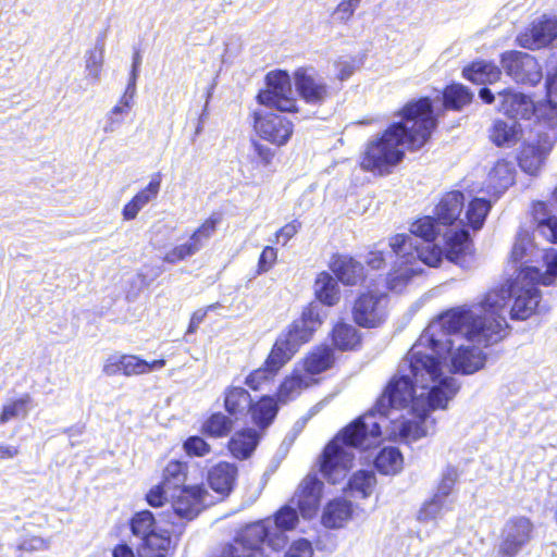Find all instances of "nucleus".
Segmentation results:
<instances>
[{"instance_id": "22", "label": "nucleus", "mask_w": 557, "mask_h": 557, "mask_svg": "<svg viewBox=\"0 0 557 557\" xmlns=\"http://www.w3.org/2000/svg\"><path fill=\"white\" fill-rule=\"evenodd\" d=\"M160 189V178L157 176L150 181L146 188L137 193L132 200L123 208L122 214L124 220H134L138 212L153 200Z\"/></svg>"}, {"instance_id": "53", "label": "nucleus", "mask_w": 557, "mask_h": 557, "mask_svg": "<svg viewBox=\"0 0 557 557\" xmlns=\"http://www.w3.org/2000/svg\"><path fill=\"white\" fill-rule=\"evenodd\" d=\"M123 355L109 356L103 364L102 372L108 376H113L122 373Z\"/></svg>"}, {"instance_id": "26", "label": "nucleus", "mask_w": 557, "mask_h": 557, "mask_svg": "<svg viewBox=\"0 0 557 557\" xmlns=\"http://www.w3.org/2000/svg\"><path fill=\"white\" fill-rule=\"evenodd\" d=\"M314 293L320 302L334 306L339 300L337 281L327 272H321L314 283Z\"/></svg>"}, {"instance_id": "3", "label": "nucleus", "mask_w": 557, "mask_h": 557, "mask_svg": "<svg viewBox=\"0 0 557 557\" xmlns=\"http://www.w3.org/2000/svg\"><path fill=\"white\" fill-rule=\"evenodd\" d=\"M323 483L315 476L308 474L299 484L288 504L276 511L273 519L247 525L235 539L233 544L223 548V557H243L240 553L247 552V557H262L261 546L268 545L273 550H280L287 544L286 532L298 524V511L305 519L312 518L319 508Z\"/></svg>"}, {"instance_id": "7", "label": "nucleus", "mask_w": 557, "mask_h": 557, "mask_svg": "<svg viewBox=\"0 0 557 557\" xmlns=\"http://www.w3.org/2000/svg\"><path fill=\"white\" fill-rule=\"evenodd\" d=\"M208 491L202 486H183L171 493L169 510L161 515V519L171 524H176V519L190 521L195 519L202 508L212 504Z\"/></svg>"}, {"instance_id": "15", "label": "nucleus", "mask_w": 557, "mask_h": 557, "mask_svg": "<svg viewBox=\"0 0 557 557\" xmlns=\"http://www.w3.org/2000/svg\"><path fill=\"white\" fill-rule=\"evenodd\" d=\"M557 38V17L543 16L518 37L520 46L535 50L547 47Z\"/></svg>"}, {"instance_id": "49", "label": "nucleus", "mask_w": 557, "mask_h": 557, "mask_svg": "<svg viewBox=\"0 0 557 557\" xmlns=\"http://www.w3.org/2000/svg\"><path fill=\"white\" fill-rule=\"evenodd\" d=\"M361 0H342L333 12L336 21L346 23L354 15Z\"/></svg>"}, {"instance_id": "9", "label": "nucleus", "mask_w": 557, "mask_h": 557, "mask_svg": "<svg viewBox=\"0 0 557 557\" xmlns=\"http://www.w3.org/2000/svg\"><path fill=\"white\" fill-rule=\"evenodd\" d=\"M267 88L258 94V101L282 112L296 111V99L290 77L286 72H270L267 75Z\"/></svg>"}, {"instance_id": "60", "label": "nucleus", "mask_w": 557, "mask_h": 557, "mask_svg": "<svg viewBox=\"0 0 557 557\" xmlns=\"http://www.w3.org/2000/svg\"><path fill=\"white\" fill-rule=\"evenodd\" d=\"M218 306H219V304L210 305L206 309H199V310L195 311L190 319V323L188 326V333H194L198 329L200 323L205 320L207 312L211 309L216 308Z\"/></svg>"}, {"instance_id": "50", "label": "nucleus", "mask_w": 557, "mask_h": 557, "mask_svg": "<svg viewBox=\"0 0 557 557\" xmlns=\"http://www.w3.org/2000/svg\"><path fill=\"white\" fill-rule=\"evenodd\" d=\"M274 375L275 372L270 370L264 363L263 368L255 370L247 376L246 384L252 389H258L262 382L268 381Z\"/></svg>"}, {"instance_id": "16", "label": "nucleus", "mask_w": 557, "mask_h": 557, "mask_svg": "<svg viewBox=\"0 0 557 557\" xmlns=\"http://www.w3.org/2000/svg\"><path fill=\"white\" fill-rule=\"evenodd\" d=\"M294 76L296 88L307 103L319 106L330 97L329 86L313 72L298 69Z\"/></svg>"}, {"instance_id": "18", "label": "nucleus", "mask_w": 557, "mask_h": 557, "mask_svg": "<svg viewBox=\"0 0 557 557\" xmlns=\"http://www.w3.org/2000/svg\"><path fill=\"white\" fill-rule=\"evenodd\" d=\"M331 270L344 285L355 286L364 278L363 264L346 255L334 256Z\"/></svg>"}, {"instance_id": "20", "label": "nucleus", "mask_w": 557, "mask_h": 557, "mask_svg": "<svg viewBox=\"0 0 557 557\" xmlns=\"http://www.w3.org/2000/svg\"><path fill=\"white\" fill-rule=\"evenodd\" d=\"M237 478V468L230 462H220L212 467L208 473L210 487L222 497L227 496L235 484Z\"/></svg>"}, {"instance_id": "64", "label": "nucleus", "mask_w": 557, "mask_h": 557, "mask_svg": "<svg viewBox=\"0 0 557 557\" xmlns=\"http://www.w3.org/2000/svg\"><path fill=\"white\" fill-rule=\"evenodd\" d=\"M20 454L17 446L0 443V459H13Z\"/></svg>"}, {"instance_id": "40", "label": "nucleus", "mask_w": 557, "mask_h": 557, "mask_svg": "<svg viewBox=\"0 0 557 557\" xmlns=\"http://www.w3.org/2000/svg\"><path fill=\"white\" fill-rule=\"evenodd\" d=\"M463 76L468 81L478 84L485 85L487 82V63L485 62H475L470 66L463 69ZM479 96L483 100V102L487 103V87L483 86L479 90Z\"/></svg>"}, {"instance_id": "52", "label": "nucleus", "mask_w": 557, "mask_h": 557, "mask_svg": "<svg viewBox=\"0 0 557 557\" xmlns=\"http://www.w3.org/2000/svg\"><path fill=\"white\" fill-rule=\"evenodd\" d=\"M312 555L311 543L305 539L294 542L285 553V557H312Z\"/></svg>"}, {"instance_id": "37", "label": "nucleus", "mask_w": 557, "mask_h": 557, "mask_svg": "<svg viewBox=\"0 0 557 557\" xmlns=\"http://www.w3.org/2000/svg\"><path fill=\"white\" fill-rule=\"evenodd\" d=\"M333 343L341 350L354 349L360 343V336L355 326L339 322L333 329Z\"/></svg>"}, {"instance_id": "2", "label": "nucleus", "mask_w": 557, "mask_h": 557, "mask_svg": "<svg viewBox=\"0 0 557 557\" xmlns=\"http://www.w3.org/2000/svg\"><path fill=\"white\" fill-rule=\"evenodd\" d=\"M465 196L459 190L445 194L435 208L436 220L423 216L414 221L409 234H396L389 239L392 252L400 260L404 269L391 274L387 285L391 290L400 292L407 282L421 272L419 262L436 267L445 256L449 261L463 265L470 252L469 234L460 219Z\"/></svg>"}, {"instance_id": "57", "label": "nucleus", "mask_w": 557, "mask_h": 557, "mask_svg": "<svg viewBox=\"0 0 557 557\" xmlns=\"http://www.w3.org/2000/svg\"><path fill=\"white\" fill-rule=\"evenodd\" d=\"M252 145H253V151H255L258 160L260 161V163L264 166H268L269 164H271V162L274 158V151L270 147L259 144V143H253Z\"/></svg>"}, {"instance_id": "29", "label": "nucleus", "mask_w": 557, "mask_h": 557, "mask_svg": "<svg viewBox=\"0 0 557 557\" xmlns=\"http://www.w3.org/2000/svg\"><path fill=\"white\" fill-rule=\"evenodd\" d=\"M277 410L278 408L274 398L264 396L256 404L251 403L249 412L251 413L253 422L259 428L264 429L272 423L276 417Z\"/></svg>"}, {"instance_id": "55", "label": "nucleus", "mask_w": 557, "mask_h": 557, "mask_svg": "<svg viewBox=\"0 0 557 557\" xmlns=\"http://www.w3.org/2000/svg\"><path fill=\"white\" fill-rule=\"evenodd\" d=\"M276 256H277V252L274 248L265 247L262 250L260 258H259V262H258L259 273L267 272L272 267L274 261L276 260Z\"/></svg>"}, {"instance_id": "63", "label": "nucleus", "mask_w": 557, "mask_h": 557, "mask_svg": "<svg viewBox=\"0 0 557 557\" xmlns=\"http://www.w3.org/2000/svg\"><path fill=\"white\" fill-rule=\"evenodd\" d=\"M337 77L341 81L349 78L354 73V65L348 61H339L336 63Z\"/></svg>"}, {"instance_id": "48", "label": "nucleus", "mask_w": 557, "mask_h": 557, "mask_svg": "<svg viewBox=\"0 0 557 557\" xmlns=\"http://www.w3.org/2000/svg\"><path fill=\"white\" fill-rule=\"evenodd\" d=\"M172 491V488L165 487V484L161 482L149 491L146 496L147 502L152 507L163 506L165 500L171 499Z\"/></svg>"}, {"instance_id": "14", "label": "nucleus", "mask_w": 557, "mask_h": 557, "mask_svg": "<svg viewBox=\"0 0 557 557\" xmlns=\"http://www.w3.org/2000/svg\"><path fill=\"white\" fill-rule=\"evenodd\" d=\"M255 128L261 138L276 146L286 145L294 132L293 123L275 113L257 114Z\"/></svg>"}, {"instance_id": "38", "label": "nucleus", "mask_w": 557, "mask_h": 557, "mask_svg": "<svg viewBox=\"0 0 557 557\" xmlns=\"http://www.w3.org/2000/svg\"><path fill=\"white\" fill-rule=\"evenodd\" d=\"M160 529L154 516L149 510L135 513L131 520L132 533L141 541Z\"/></svg>"}, {"instance_id": "24", "label": "nucleus", "mask_w": 557, "mask_h": 557, "mask_svg": "<svg viewBox=\"0 0 557 557\" xmlns=\"http://www.w3.org/2000/svg\"><path fill=\"white\" fill-rule=\"evenodd\" d=\"M351 503L346 499H334L327 504L322 516V522L326 528H342L351 517Z\"/></svg>"}, {"instance_id": "4", "label": "nucleus", "mask_w": 557, "mask_h": 557, "mask_svg": "<svg viewBox=\"0 0 557 557\" xmlns=\"http://www.w3.org/2000/svg\"><path fill=\"white\" fill-rule=\"evenodd\" d=\"M400 120L367 144L361 168L380 175L391 173L405 157V149H420L436 127L432 102L428 97L408 102Z\"/></svg>"}, {"instance_id": "25", "label": "nucleus", "mask_w": 557, "mask_h": 557, "mask_svg": "<svg viewBox=\"0 0 557 557\" xmlns=\"http://www.w3.org/2000/svg\"><path fill=\"white\" fill-rule=\"evenodd\" d=\"M259 442V435L253 429H246L237 432L230 441L228 448L238 459L248 458L255 450Z\"/></svg>"}, {"instance_id": "51", "label": "nucleus", "mask_w": 557, "mask_h": 557, "mask_svg": "<svg viewBox=\"0 0 557 557\" xmlns=\"http://www.w3.org/2000/svg\"><path fill=\"white\" fill-rule=\"evenodd\" d=\"M184 448L190 456H205L210 450V446L199 436H190L185 443Z\"/></svg>"}, {"instance_id": "39", "label": "nucleus", "mask_w": 557, "mask_h": 557, "mask_svg": "<svg viewBox=\"0 0 557 557\" xmlns=\"http://www.w3.org/2000/svg\"><path fill=\"white\" fill-rule=\"evenodd\" d=\"M375 483V475L372 471L360 470L351 476L348 486L354 496L359 494L361 498H366L371 495Z\"/></svg>"}, {"instance_id": "30", "label": "nucleus", "mask_w": 557, "mask_h": 557, "mask_svg": "<svg viewBox=\"0 0 557 557\" xmlns=\"http://www.w3.org/2000/svg\"><path fill=\"white\" fill-rule=\"evenodd\" d=\"M403 456L396 447L383 448L375 458L374 465L379 472L394 475L403 469Z\"/></svg>"}, {"instance_id": "33", "label": "nucleus", "mask_w": 557, "mask_h": 557, "mask_svg": "<svg viewBox=\"0 0 557 557\" xmlns=\"http://www.w3.org/2000/svg\"><path fill=\"white\" fill-rule=\"evenodd\" d=\"M513 183V164L506 160H498L490 171V188L496 194L507 189Z\"/></svg>"}, {"instance_id": "12", "label": "nucleus", "mask_w": 557, "mask_h": 557, "mask_svg": "<svg viewBox=\"0 0 557 557\" xmlns=\"http://www.w3.org/2000/svg\"><path fill=\"white\" fill-rule=\"evenodd\" d=\"M533 524L525 517L509 519L502 532L498 547L499 557H516L531 540Z\"/></svg>"}, {"instance_id": "11", "label": "nucleus", "mask_w": 557, "mask_h": 557, "mask_svg": "<svg viewBox=\"0 0 557 557\" xmlns=\"http://www.w3.org/2000/svg\"><path fill=\"white\" fill-rule=\"evenodd\" d=\"M387 296L383 293H363L355 301L354 321L362 327H376L386 319Z\"/></svg>"}, {"instance_id": "35", "label": "nucleus", "mask_w": 557, "mask_h": 557, "mask_svg": "<svg viewBox=\"0 0 557 557\" xmlns=\"http://www.w3.org/2000/svg\"><path fill=\"white\" fill-rule=\"evenodd\" d=\"M334 361L333 350L329 346L315 348L305 360V370L310 374H319L329 369Z\"/></svg>"}, {"instance_id": "6", "label": "nucleus", "mask_w": 557, "mask_h": 557, "mask_svg": "<svg viewBox=\"0 0 557 557\" xmlns=\"http://www.w3.org/2000/svg\"><path fill=\"white\" fill-rule=\"evenodd\" d=\"M537 139L523 146L518 158L521 170L536 175L557 140V103L539 110Z\"/></svg>"}, {"instance_id": "54", "label": "nucleus", "mask_w": 557, "mask_h": 557, "mask_svg": "<svg viewBox=\"0 0 557 557\" xmlns=\"http://www.w3.org/2000/svg\"><path fill=\"white\" fill-rule=\"evenodd\" d=\"M49 546H50V541L49 540H46V539H42V537H39V536H32V537L23 541L18 545V548L21 550L35 552V550L47 549V548H49Z\"/></svg>"}, {"instance_id": "23", "label": "nucleus", "mask_w": 557, "mask_h": 557, "mask_svg": "<svg viewBox=\"0 0 557 557\" xmlns=\"http://www.w3.org/2000/svg\"><path fill=\"white\" fill-rule=\"evenodd\" d=\"M533 218L536 222V233L557 244V216L549 214L544 202L537 201L533 205Z\"/></svg>"}, {"instance_id": "47", "label": "nucleus", "mask_w": 557, "mask_h": 557, "mask_svg": "<svg viewBox=\"0 0 557 557\" xmlns=\"http://www.w3.org/2000/svg\"><path fill=\"white\" fill-rule=\"evenodd\" d=\"M308 384L300 374H294L286 379L280 386L278 397L282 401H287L298 394Z\"/></svg>"}, {"instance_id": "42", "label": "nucleus", "mask_w": 557, "mask_h": 557, "mask_svg": "<svg viewBox=\"0 0 557 557\" xmlns=\"http://www.w3.org/2000/svg\"><path fill=\"white\" fill-rule=\"evenodd\" d=\"M233 425L232 420L223 413H213L203 424L206 434L214 437H222L228 434Z\"/></svg>"}, {"instance_id": "13", "label": "nucleus", "mask_w": 557, "mask_h": 557, "mask_svg": "<svg viewBox=\"0 0 557 557\" xmlns=\"http://www.w3.org/2000/svg\"><path fill=\"white\" fill-rule=\"evenodd\" d=\"M221 219L219 215H211L189 237V239L168 251L163 260L168 263H176L196 255L214 234Z\"/></svg>"}, {"instance_id": "31", "label": "nucleus", "mask_w": 557, "mask_h": 557, "mask_svg": "<svg viewBox=\"0 0 557 557\" xmlns=\"http://www.w3.org/2000/svg\"><path fill=\"white\" fill-rule=\"evenodd\" d=\"M473 92L461 84H451L443 91V104L445 109L461 110L472 101Z\"/></svg>"}, {"instance_id": "28", "label": "nucleus", "mask_w": 557, "mask_h": 557, "mask_svg": "<svg viewBox=\"0 0 557 557\" xmlns=\"http://www.w3.org/2000/svg\"><path fill=\"white\" fill-rule=\"evenodd\" d=\"M165 366L164 359L148 362L135 355H123L122 374L126 376L141 375L162 369Z\"/></svg>"}, {"instance_id": "1", "label": "nucleus", "mask_w": 557, "mask_h": 557, "mask_svg": "<svg viewBox=\"0 0 557 557\" xmlns=\"http://www.w3.org/2000/svg\"><path fill=\"white\" fill-rule=\"evenodd\" d=\"M487 295L479 302L446 310L422 333L399 364L374 408L349 424L325 448L320 471L332 484L343 481L355 459L354 449H369L379 442L382 428L394 441L412 443L426 436L434 420L429 412L445 408L459 389L444 376L442 363L450 356L455 372L470 374L484 364L479 347L487 346Z\"/></svg>"}, {"instance_id": "45", "label": "nucleus", "mask_w": 557, "mask_h": 557, "mask_svg": "<svg viewBox=\"0 0 557 557\" xmlns=\"http://www.w3.org/2000/svg\"><path fill=\"white\" fill-rule=\"evenodd\" d=\"M458 479V470L456 467L447 466L438 483L436 495L445 497L446 499H454L453 490Z\"/></svg>"}, {"instance_id": "41", "label": "nucleus", "mask_w": 557, "mask_h": 557, "mask_svg": "<svg viewBox=\"0 0 557 557\" xmlns=\"http://www.w3.org/2000/svg\"><path fill=\"white\" fill-rule=\"evenodd\" d=\"M487 215V201L483 198H475L470 203L466 211V220L468 224L474 230H480Z\"/></svg>"}, {"instance_id": "56", "label": "nucleus", "mask_w": 557, "mask_h": 557, "mask_svg": "<svg viewBox=\"0 0 557 557\" xmlns=\"http://www.w3.org/2000/svg\"><path fill=\"white\" fill-rule=\"evenodd\" d=\"M527 242L528 233H525L524 235L519 234L511 250V259L515 263H518L523 259L527 250Z\"/></svg>"}, {"instance_id": "27", "label": "nucleus", "mask_w": 557, "mask_h": 557, "mask_svg": "<svg viewBox=\"0 0 557 557\" xmlns=\"http://www.w3.org/2000/svg\"><path fill=\"white\" fill-rule=\"evenodd\" d=\"M104 39L98 37L95 47L85 54V72L86 78L94 84L100 81L101 70L103 65Z\"/></svg>"}, {"instance_id": "62", "label": "nucleus", "mask_w": 557, "mask_h": 557, "mask_svg": "<svg viewBox=\"0 0 557 557\" xmlns=\"http://www.w3.org/2000/svg\"><path fill=\"white\" fill-rule=\"evenodd\" d=\"M123 117L115 116L114 114L108 112L106 116V123L103 125V132L106 134H111L117 129V127L123 123Z\"/></svg>"}, {"instance_id": "58", "label": "nucleus", "mask_w": 557, "mask_h": 557, "mask_svg": "<svg viewBox=\"0 0 557 557\" xmlns=\"http://www.w3.org/2000/svg\"><path fill=\"white\" fill-rule=\"evenodd\" d=\"M301 227V223L298 220H294L290 223L284 225L277 232V238H283V244L285 245L292 237H294Z\"/></svg>"}, {"instance_id": "21", "label": "nucleus", "mask_w": 557, "mask_h": 557, "mask_svg": "<svg viewBox=\"0 0 557 557\" xmlns=\"http://www.w3.org/2000/svg\"><path fill=\"white\" fill-rule=\"evenodd\" d=\"M171 547L170 532L158 530L144 539L137 548L138 557H166Z\"/></svg>"}, {"instance_id": "43", "label": "nucleus", "mask_w": 557, "mask_h": 557, "mask_svg": "<svg viewBox=\"0 0 557 557\" xmlns=\"http://www.w3.org/2000/svg\"><path fill=\"white\" fill-rule=\"evenodd\" d=\"M186 465L180 461H171L168 463L164 469L163 481L165 487H170L172 490L180 488L185 486L186 480Z\"/></svg>"}, {"instance_id": "59", "label": "nucleus", "mask_w": 557, "mask_h": 557, "mask_svg": "<svg viewBox=\"0 0 557 557\" xmlns=\"http://www.w3.org/2000/svg\"><path fill=\"white\" fill-rule=\"evenodd\" d=\"M137 77L138 74L129 73L127 86L125 88L123 96L121 97V103H125L126 107L129 106L131 102H134V97L136 95Z\"/></svg>"}, {"instance_id": "5", "label": "nucleus", "mask_w": 557, "mask_h": 557, "mask_svg": "<svg viewBox=\"0 0 557 557\" xmlns=\"http://www.w3.org/2000/svg\"><path fill=\"white\" fill-rule=\"evenodd\" d=\"M554 284L553 277L546 275L536 267L522 268L517 277L502 288V298H512L510 310L512 320H527L539 307L541 290L539 285L549 286Z\"/></svg>"}, {"instance_id": "36", "label": "nucleus", "mask_w": 557, "mask_h": 557, "mask_svg": "<svg viewBox=\"0 0 557 557\" xmlns=\"http://www.w3.org/2000/svg\"><path fill=\"white\" fill-rule=\"evenodd\" d=\"M520 125L515 120L495 121L492 139L498 147L511 146L518 139Z\"/></svg>"}, {"instance_id": "44", "label": "nucleus", "mask_w": 557, "mask_h": 557, "mask_svg": "<svg viewBox=\"0 0 557 557\" xmlns=\"http://www.w3.org/2000/svg\"><path fill=\"white\" fill-rule=\"evenodd\" d=\"M30 401V397L28 395L8 403L3 406L2 412L0 414V423H7L14 418H24L28 413V404Z\"/></svg>"}, {"instance_id": "17", "label": "nucleus", "mask_w": 557, "mask_h": 557, "mask_svg": "<svg viewBox=\"0 0 557 557\" xmlns=\"http://www.w3.org/2000/svg\"><path fill=\"white\" fill-rule=\"evenodd\" d=\"M301 344L304 343L297 338L295 332L288 331L282 334L265 360L267 367L276 373L295 355Z\"/></svg>"}, {"instance_id": "32", "label": "nucleus", "mask_w": 557, "mask_h": 557, "mask_svg": "<svg viewBox=\"0 0 557 557\" xmlns=\"http://www.w3.org/2000/svg\"><path fill=\"white\" fill-rule=\"evenodd\" d=\"M225 409L228 413L237 416L249 412L252 399L250 394L243 387H231L225 393Z\"/></svg>"}, {"instance_id": "46", "label": "nucleus", "mask_w": 557, "mask_h": 557, "mask_svg": "<svg viewBox=\"0 0 557 557\" xmlns=\"http://www.w3.org/2000/svg\"><path fill=\"white\" fill-rule=\"evenodd\" d=\"M490 346L503 339L509 333V325L505 318L496 315L490 304Z\"/></svg>"}, {"instance_id": "19", "label": "nucleus", "mask_w": 557, "mask_h": 557, "mask_svg": "<svg viewBox=\"0 0 557 557\" xmlns=\"http://www.w3.org/2000/svg\"><path fill=\"white\" fill-rule=\"evenodd\" d=\"M325 315L326 313L320 302H311L304 309L301 319L292 324L289 331L295 332L297 338L302 343H307Z\"/></svg>"}, {"instance_id": "10", "label": "nucleus", "mask_w": 557, "mask_h": 557, "mask_svg": "<svg viewBox=\"0 0 557 557\" xmlns=\"http://www.w3.org/2000/svg\"><path fill=\"white\" fill-rule=\"evenodd\" d=\"M502 66L506 74L519 84L535 86L543 78L536 60L525 52L508 51L503 53Z\"/></svg>"}, {"instance_id": "61", "label": "nucleus", "mask_w": 557, "mask_h": 557, "mask_svg": "<svg viewBox=\"0 0 557 557\" xmlns=\"http://www.w3.org/2000/svg\"><path fill=\"white\" fill-rule=\"evenodd\" d=\"M547 94L552 103H557V69L553 75H548L546 78Z\"/></svg>"}, {"instance_id": "34", "label": "nucleus", "mask_w": 557, "mask_h": 557, "mask_svg": "<svg viewBox=\"0 0 557 557\" xmlns=\"http://www.w3.org/2000/svg\"><path fill=\"white\" fill-rule=\"evenodd\" d=\"M455 499H446L440 495L434 496L425 502L418 512V520L431 521L442 517L445 512L453 509Z\"/></svg>"}, {"instance_id": "8", "label": "nucleus", "mask_w": 557, "mask_h": 557, "mask_svg": "<svg viewBox=\"0 0 557 557\" xmlns=\"http://www.w3.org/2000/svg\"><path fill=\"white\" fill-rule=\"evenodd\" d=\"M546 97H548L547 92ZM492 103L495 104V108L499 112H503L507 116V120H530L532 116H535L537 122L539 110L552 104L549 98H547L545 103L535 106L534 101L529 96L510 89L498 91L496 96L490 90V104Z\"/></svg>"}]
</instances>
